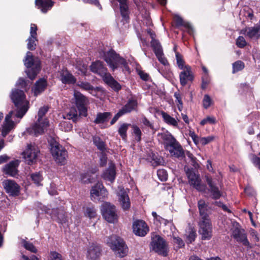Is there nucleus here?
Wrapping results in <instances>:
<instances>
[{"instance_id":"obj_1","label":"nucleus","mask_w":260,"mask_h":260,"mask_svg":"<svg viewBox=\"0 0 260 260\" xmlns=\"http://www.w3.org/2000/svg\"><path fill=\"white\" fill-rule=\"evenodd\" d=\"M10 97L17 108L16 111H12L6 116L2 127V135L5 137L13 129L16 124L25 115L28 109L29 102L26 100L24 92L22 90H12Z\"/></svg>"},{"instance_id":"obj_2","label":"nucleus","mask_w":260,"mask_h":260,"mask_svg":"<svg viewBox=\"0 0 260 260\" xmlns=\"http://www.w3.org/2000/svg\"><path fill=\"white\" fill-rule=\"evenodd\" d=\"M104 60L113 71L120 68L123 71H125L130 73V70L126 60L113 50L109 51L105 54Z\"/></svg>"},{"instance_id":"obj_3","label":"nucleus","mask_w":260,"mask_h":260,"mask_svg":"<svg viewBox=\"0 0 260 260\" xmlns=\"http://www.w3.org/2000/svg\"><path fill=\"white\" fill-rule=\"evenodd\" d=\"M48 110V108L47 106H44L39 109L38 120L27 129L29 134L37 136L45 132L49 125V121L47 119H43V117L47 113Z\"/></svg>"},{"instance_id":"obj_4","label":"nucleus","mask_w":260,"mask_h":260,"mask_svg":"<svg viewBox=\"0 0 260 260\" xmlns=\"http://www.w3.org/2000/svg\"><path fill=\"white\" fill-rule=\"evenodd\" d=\"M116 256L123 257L127 255L128 248L123 240L116 235L108 237L105 240Z\"/></svg>"},{"instance_id":"obj_5","label":"nucleus","mask_w":260,"mask_h":260,"mask_svg":"<svg viewBox=\"0 0 260 260\" xmlns=\"http://www.w3.org/2000/svg\"><path fill=\"white\" fill-rule=\"evenodd\" d=\"M24 63L28 69L25 72L31 80L35 78L40 70V61L38 58L34 57L32 53L29 51L26 53L24 60Z\"/></svg>"},{"instance_id":"obj_6","label":"nucleus","mask_w":260,"mask_h":260,"mask_svg":"<svg viewBox=\"0 0 260 260\" xmlns=\"http://www.w3.org/2000/svg\"><path fill=\"white\" fill-rule=\"evenodd\" d=\"M150 249L164 256L168 255V244L166 241L159 235H155L152 238Z\"/></svg>"},{"instance_id":"obj_7","label":"nucleus","mask_w":260,"mask_h":260,"mask_svg":"<svg viewBox=\"0 0 260 260\" xmlns=\"http://www.w3.org/2000/svg\"><path fill=\"white\" fill-rule=\"evenodd\" d=\"M186 175L190 186L200 192L206 191V185L202 182L199 174H196L192 170H188Z\"/></svg>"},{"instance_id":"obj_8","label":"nucleus","mask_w":260,"mask_h":260,"mask_svg":"<svg viewBox=\"0 0 260 260\" xmlns=\"http://www.w3.org/2000/svg\"><path fill=\"white\" fill-rule=\"evenodd\" d=\"M103 216L108 222L114 223L117 219L115 206L108 202L103 203L101 206Z\"/></svg>"},{"instance_id":"obj_9","label":"nucleus","mask_w":260,"mask_h":260,"mask_svg":"<svg viewBox=\"0 0 260 260\" xmlns=\"http://www.w3.org/2000/svg\"><path fill=\"white\" fill-rule=\"evenodd\" d=\"M199 232L203 240H209L212 237V228L210 218L200 219Z\"/></svg>"},{"instance_id":"obj_10","label":"nucleus","mask_w":260,"mask_h":260,"mask_svg":"<svg viewBox=\"0 0 260 260\" xmlns=\"http://www.w3.org/2000/svg\"><path fill=\"white\" fill-rule=\"evenodd\" d=\"M108 196V191L103 184L98 182L93 186L90 190L91 200L93 201H101L106 199Z\"/></svg>"},{"instance_id":"obj_11","label":"nucleus","mask_w":260,"mask_h":260,"mask_svg":"<svg viewBox=\"0 0 260 260\" xmlns=\"http://www.w3.org/2000/svg\"><path fill=\"white\" fill-rule=\"evenodd\" d=\"M51 152L55 161L61 165L65 163L67 157V151L60 145H52Z\"/></svg>"},{"instance_id":"obj_12","label":"nucleus","mask_w":260,"mask_h":260,"mask_svg":"<svg viewBox=\"0 0 260 260\" xmlns=\"http://www.w3.org/2000/svg\"><path fill=\"white\" fill-rule=\"evenodd\" d=\"M39 152V148L37 146L31 144L28 145L27 148L22 153L25 162L28 165H31L35 162Z\"/></svg>"},{"instance_id":"obj_13","label":"nucleus","mask_w":260,"mask_h":260,"mask_svg":"<svg viewBox=\"0 0 260 260\" xmlns=\"http://www.w3.org/2000/svg\"><path fill=\"white\" fill-rule=\"evenodd\" d=\"M74 98L75 99L77 107L79 112V115L86 116V105L88 103L87 99L83 94L78 91L74 92Z\"/></svg>"},{"instance_id":"obj_14","label":"nucleus","mask_w":260,"mask_h":260,"mask_svg":"<svg viewBox=\"0 0 260 260\" xmlns=\"http://www.w3.org/2000/svg\"><path fill=\"white\" fill-rule=\"evenodd\" d=\"M6 192L11 196H18L20 193V187L13 180L7 179L3 182Z\"/></svg>"},{"instance_id":"obj_15","label":"nucleus","mask_w":260,"mask_h":260,"mask_svg":"<svg viewBox=\"0 0 260 260\" xmlns=\"http://www.w3.org/2000/svg\"><path fill=\"white\" fill-rule=\"evenodd\" d=\"M241 33L251 40H257L260 37V21L253 27H246Z\"/></svg>"},{"instance_id":"obj_16","label":"nucleus","mask_w":260,"mask_h":260,"mask_svg":"<svg viewBox=\"0 0 260 260\" xmlns=\"http://www.w3.org/2000/svg\"><path fill=\"white\" fill-rule=\"evenodd\" d=\"M133 229L134 234L141 237L145 236L149 231L147 224L141 220H138L134 222Z\"/></svg>"},{"instance_id":"obj_17","label":"nucleus","mask_w":260,"mask_h":260,"mask_svg":"<svg viewBox=\"0 0 260 260\" xmlns=\"http://www.w3.org/2000/svg\"><path fill=\"white\" fill-rule=\"evenodd\" d=\"M232 235L233 237L239 242H241L243 245L248 246L249 243L247 239V236L244 230H242L240 228V225L238 223H236L234 225V228L233 230Z\"/></svg>"},{"instance_id":"obj_18","label":"nucleus","mask_w":260,"mask_h":260,"mask_svg":"<svg viewBox=\"0 0 260 260\" xmlns=\"http://www.w3.org/2000/svg\"><path fill=\"white\" fill-rule=\"evenodd\" d=\"M118 200L124 210H128L131 206L127 190L121 186L118 187Z\"/></svg>"},{"instance_id":"obj_19","label":"nucleus","mask_w":260,"mask_h":260,"mask_svg":"<svg viewBox=\"0 0 260 260\" xmlns=\"http://www.w3.org/2000/svg\"><path fill=\"white\" fill-rule=\"evenodd\" d=\"M206 181L209 186V191L211 193V197L213 199H219L222 196V192L216 186V183L212 179L208 176H206Z\"/></svg>"},{"instance_id":"obj_20","label":"nucleus","mask_w":260,"mask_h":260,"mask_svg":"<svg viewBox=\"0 0 260 260\" xmlns=\"http://www.w3.org/2000/svg\"><path fill=\"white\" fill-rule=\"evenodd\" d=\"M166 149L169 151L172 156L176 158L183 157L184 155V150L177 140L169 145Z\"/></svg>"},{"instance_id":"obj_21","label":"nucleus","mask_w":260,"mask_h":260,"mask_svg":"<svg viewBox=\"0 0 260 260\" xmlns=\"http://www.w3.org/2000/svg\"><path fill=\"white\" fill-rule=\"evenodd\" d=\"M19 162V160L17 159L10 161L4 166L3 172L10 176H15L18 173L17 168Z\"/></svg>"},{"instance_id":"obj_22","label":"nucleus","mask_w":260,"mask_h":260,"mask_svg":"<svg viewBox=\"0 0 260 260\" xmlns=\"http://www.w3.org/2000/svg\"><path fill=\"white\" fill-rule=\"evenodd\" d=\"M157 138L159 141L164 144L165 148L176 140L168 131H164L162 133H158Z\"/></svg>"},{"instance_id":"obj_23","label":"nucleus","mask_w":260,"mask_h":260,"mask_svg":"<svg viewBox=\"0 0 260 260\" xmlns=\"http://www.w3.org/2000/svg\"><path fill=\"white\" fill-rule=\"evenodd\" d=\"M182 71L179 74L180 84L185 86L188 81H192L193 77L191 71L190 67H186L184 69H181Z\"/></svg>"},{"instance_id":"obj_24","label":"nucleus","mask_w":260,"mask_h":260,"mask_svg":"<svg viewBox=\"0 0 260 260\" xmlns=\"http://www.w3.org/2000/svg\"><path fill=\"white\" fill-rule=\"evenodd\" d=\"M101 247L99 245L92 243L88 248L87 256L90 260H96L101 254Z\"/></svg>"},{"instance_id":"obj_25","label":"nucleus","mask_w":260,"mask_h":260,"mask_svg":"<svg viewBox=\"0 0 260 260\" xmlns=\"http://www.w3.org/2000/svg\"><path fill=\"white\" fill-rule=\"evenodd\" d=\"M54 4V2L52 0H35L36 6L44 13L50 10Z\"/></svg>"},{"instance_id":"obj_26","label":"nucleus","mask_w":260,"mask_h":260,"mask_svg":"<svg viewBox=\"0 0 260 260\" xmlns=\"http://www.w3.org/2000/svg\"><path fill=\"white\" fill-rule=\"evenodd\" d=\"M97 171L96 168L87 171L81 174V180L84 183H92L94 181L96 175L95 174Z\"/></svg>"},{"instance_id":"obj_27","label":"nucleus","mask_w":260,"mask_h":260,"mask_svg":"<svg viewBox=\"0 0 260 260\" xmlns=\"http://www.w3.org/2000/svg\"><path fill=\"white\" fill-rule=\"evenodd\" d=\"M50 214L53 219L61 224L66 223L68 221L65 212L63 210L58 209L52 210Z\"/></svg>"},{"instance_id":"obj_28","label":"nucleus","mask_w":260,"mask_h":260,"mask_svg":"<svg viewBox=\"0 0 260 260\" xmlns=\"http://www.w3.org/2000/svg\"><path fill=\"white\" fill-rule=\"evenodd\" d=\"M113 3H119L121 15L122 17L127 20L128 19L129 10L127 0H112Z\"/></svg>"},{"instance_id":"obj_29","label":"nucleus","mask_w":260,"mask_h":260,"mask_svg":"<svg viewBox=\"0 0 260 260\" xmlns=\"http://www.w3.org/2000/svg\"><path fill=\"white\" fill-rule=\"evenodd\" d=\"M90 67L91 72L100 76L105 75V73L107 71L103 63L100 61H96L92 62Z\"/></svg>"},{"instance_id":"obj_30","label":"nucleus","mask_w":260,"mask_h":260,"mask_svg":"<svg viewBox=\"0 0 260 260\" xmlns=\"http://www.w3.org/2000/svg\"><path fill=\"white\" fill-rule=\"evenodd\" d=\"M60 80L64 84H74L76 82L75 77L67 70H63L60 72Z\"/></svg>"},{"instance_id":"obj_31","label":"nucleus","mask_w":260,"mask_h":260,"mask_svg":"<svg viewBox=\"0 0 260 260\" xmlns=\"http://www.w3.org/2000/svg\"><path fill=\"white\" fill-rule=\"evenodd\" d=\"M116 172L115 166L111 164L108 169L103 173L102 177L106 181L113 182L115 178Z\"/></svg>"},{"instance_id":"obj_32","label":"nucleus","mask_w":260,"mask_h":260,"mask_svg":"<svg viewBox=\"0 0 260 260\" xmlns=\"http://www.w3.org/2000/svg\"><path fill=\"white\" fill-rule=\"evenodd\" d=\"M47 86V82L44 79H40L35 84L32 91L35 96L43 92Z\"/></svg>"},{"instance_id":"obj_33","label":"nucleus","mask_w":260,"mask_h":260,"mask_svg":"<svg viewBox=\"0 0 260 260\" xmlns=\"http://www.w3.org/2000/svg\"><path fill=\"white\" fill-rule=\"evenodd\" d=\"M198 209L200 213V219L209 218L207 213V205L203 200H200L198 203Z\"/></svg>"},{"instance_id":"obj_34","label":"nucleus","mask_w":260,"mask_h":260,"mask_svg":"<svg viewBox=\"0 0 260 260\" xmlns=\"http://www.w3.org/2000/svg\"><path fill=\"white\" fill-rule=\"evenodd\" d=\"M137 104L138 103L136 100H130L126 104L119 110V111L122 112L121 114L122 115L129 113L136 109Z\"/></svg>"},{"instance_id":"obj_35","label":"nucleus","mask_w":260,"mask_h":260,"mask_svg":"<svg viewBox=\"0 0 260 260\" xmlns=\"http://www.w3.org/2000/svg\"><path fill=\"white\" fill-rule=\"evenodd\" d=\"M161 116L163 118L164 121L168 125H171L174 127H178V122L179 120L176 119L174 117L171 116L169 114L164 111L161 112Z\"/></svg>"},{"instance_id":"obj_36","label":"nucleus","mask_w":260,"mask_h":260,"mask_svg":"<svg viewBox=\"0 0 260 260\" xmlns=\"http://www.w3.org/2000/svg\"><path fill=\"white\" fill-rule=\"evenodd\" d=\"M111 116L109 112L99 113H98L96 117L94 120V122L96 124L103 123L107 122Z\"/></svg>"},{"instance_id":"obj_37","label":"nucleus","mask_w":260,"mask_h":260,"mask_svg":"<svg viewBox=\"0 0 260 260\" xmlns=\"http://www.w3.org/2000/svg\"><path fill=\"white\" fill-rule=\"evenodd\" d=\"M174 51H175V57L176 59V62L178 67L179 69H183L186 67H188V65H186L185 64V61L183 59L182 55L180 54L179 52L176 51V48H174Z\"/></svg>"},{"instance_id":"obj_38","label":"nucleus","mask_w":260,"mask_h":260,"mask_svg":"<svg viewBox=\"0 0 260 260\" xmlns=\"http://www.w3.org/2000/svg\"><path fill=\"white\" fill-rule=\"evenodd\" d=\"M79 115V110L77 111L75 107H73L71 108L65 118L69 120L72 119L73 121H76L78 118Z\"/></svg>"},{"instance_id":"obj_39","label":"nucleus","mask_w":260,"mask_h":260,"mask_svg":"<svg viewBox=\"0 0 260 260\" xmlns=\"http://www.w3.org/2000/svg\"><path fill=\"white\" fill-rule=\"evenodd\" d=\"M131 125L127 123H122L118 128V134L123 140H126L127 137L126 132L129 126Z\"/></svg>"},{"instance_id":"obj_40","label":"nucleus","mask_w":260,"mask_h":260,"mask_svg":"<svg viewBox=\"0 0 260 260\" xmlns=\"http://www.w3.org/2000/svg\"><path fill=\"white\" fill-rule=\"evenodd\" d=\"M22 244L23 246L27 250L31 252L36 253L38 251L37 248L35 246L33 243L25 240H22Z\"/></svg>"},{"instance_id":"obj_41","label":"nucleus","mask_w":260,"mask_h":260,"mask_svg":"<svg viewBox=\"0 0 260 260\" xmlns=\"http://www.w3.org/2000/svg\"><path fill=\"white\" fill-rule=\"evenodd\" d=\"M151 46L155 54H159V53L162 52V47L158 40L156 39L154 40H151Z\"/></svg>"},{"instance_id":"obj_42","label":"nucleus","mask_w":260,"mask_h":260,"mask_svg":"<svg viewBox=\"0 0 260 260\" xmlns=\"http://www.w3.org/2000/svg\"><path fill=\"white\" fill-rule=\"evenodd\" d=\"M174 21L177 26H184L189 30H192L191 25L188 23H184L183 19L178 15H175L174 17Z\"/></svg>"},{"instance_id":"obj_43","label":"nucleus","mask_w":260,"mask_h":260,"mask_svg":"<svg viewBox=\"0 0 260 260\" xmlns=\"http://www.w3.org/2000/svg\"><path fill=\"white\" fill-rule=\"evenodd\" d=\"M93 142L99 150L103 151L105 149V144L104 142L99 137H93Z\"/></svg>"},{"instance_id":"obj_44","label":"nucleus","mask_w":260,"mask_h":260,"mask_svg":"<svg viewBox=\"0 0 260 260\" xmlns=\"http://www.w3.org/2000/svg\"><path fill=\"white\" fill-rule=\"evenodd\" d=\"M31 178L32 181L37 185H41V182L43 180L42 175L40 173H32L31 175Z\"/></svg>"},{"instance_id":"obj_45","label":"nucleus","mask_w":260,"mask_h":260,"mask_svg":"<svg viewBox=\"0 0 260 260\" xmlns=\"http://www.w3.org/2000/svg\"><path fill=\"white\" fill-rule=\"evenodd\" d=\"M60 129L62 131L70 132L72 128V124L68 121H62L59 124Z\"/></svg>"},{"instance_id":"obj_46","label":"nucleus","mask_w":260,"mask_h":260,"mask_svg":"<svg viewBox=\"0 0 260 260\" xmlns=\"http://www.w3.org/2000/svg\"><path fill=\"white\" fill-rule=\"evenodd\" d=\"M27 47L30 50H34L36 47L37 37H32L30 36L27 39Z\"/></svg>"},{"instance_id":"obj_47","label":"nucleus","mask_w":260,"mask_h":260,"mask_svg":"<svg viewBox=\"0 0 260 260\" xmlns=\"http://www.w3.org/2000/svg\"><path fill=\"white\" fill-rule=\"evenodd\" d=\"M85 215L90 218H94L96 216V211L93 206L87 207L86 209Z\"/></svg>"},{"instance_id":"obj_48","label":"nucleus","mask_w":260,"mask_h":260,"mask_svg":"<svg viewBox=\"0 0 260 260\" xmlns=\"http://www.w3.org/2000/svg\"><path fill=\"white\" fill-rule=\"evenodd\" d=\"M244 67V64L241 61H237L233 64V72L236 73L241 70Z\"/></svg>"},{"instance_id":"obj_49","label":"nucleus","mask_w":260,"mask_h":260,"mask_svg":"<svg viewBox=\"0 0 260 260\" xmlns=\"http://www.w3.org/2000/svg\"><path fill=\"white\" fill-rule=\"evenodd\" d=\"M132 128L133 130V133L135 135L136 140L138 142L140 141L141 140L142 135V133L140 129L137 125H133Z\"/></svg>"},{"instance_id":"obj_50","label":"nucleus","mask_w":260,"mask_h":260,"mask_svg":"<svg viewBox=\"0 0 260 260\" xmlns=\"http://www.w3.org/2000/svg\"><path fill=\"white\" fill-rule=\"evenodd\" d=\"M157 174L159 179L162 181H166L168 179V173L167 171L164 169L157 170Z\"/></svg>"},{"instance_id":"obj_51","label":"nucleus","mask_w":260,"mask_h":260,"mask_svg":"<svg viewBox=\"0 0 260 260\" xmlns=\"http://www.w3.org/2000/svg\"><path fill=\"white\" fill-rule=\"evenodd\" d=\"M214 139V137L213 136H210L207 137H202L199 139V142L203 145H205L212 141Z\"/></svg>"},{"instance_id":"obj_52","label":"nucleus","mask_w":260,"mask_h":260,"mask_svg":"<svg viewBox=\"0 0 260 260\" xmlns=\"http://www.w3.org/2000/svg\"><path fill=\"white\" fill-rule=\"evenodd\" d=\"M173 242L174 244L178 248H180L184 246L183 241L178 237H173Z\"/></svg>"},{"instance_id":"obj_53","label":"nucleus","mask_w":260,"mask_h":260,"mask_svg":"<svg viewBox=\"0 0 260 260\" xmlns=\"http://www.w3.org/2000/svg\"><path fill=\"white\" fill-rule=\"evenodd\" d=\"M187 240L189 243L193 241L196 237V232L192 229H189L188 234L186 235Z\"/></svg>"},{"instance_id":"obj_54","label":"nucleus","mask_w":260,"mask_h":260,"mask_svg":"<svg viewBox=\"0 0 260 260\" xmlns=\"http://www.w3.org/2000/svg\"><path fill=\"white\" fill-rule=\"evenodd\" d=\"M216 122L215 118L213 116H208L206 118L203 119L201 122L200 124L202 125H204L207 123L213 124Z\"/></svg>"},{"instance_id":"obj_55","label":"nucleus","mask_w":260,"mask_h":260,"mask_svg":"<svg viewBox=\"0 0 260 260\" xmlns=\"http://www.w3.org/2000/svg\"><path fill=\"white\" fill-rule=\"evenodd\" d=\"M212 104V100L210 97L207 95H205L203 101V105L205 108L207 109Z\"/></svg>"},{"instance_id":"obj_56","label":"nucleus","mask_w":260,"mask_h":260,"mask_svg":"<svg viewBox=\"0 0 260 260\" xmlns=\"http://www.w3.org/2000/svg\"><path fill=\"white\" fill-rule=\"evenodd\" d=\"M101 76L103 77L104 81L108 85L114 80L112 76L109 73H107V72H106L105 75H101Z\"/></svg>"},{"instance_id":"obj_57","label":"nucleus","mask_w":260,"mask_h":260,"mask_svg":"<svg viewBox=\"0 0 260 260\" xmlns=\"http://www.w3.org/2000/svg\"><path fill=\"white\" fill-rule=\"evenodd\" d=\"M236 45L239 48H243L246 45V42L244 38L239 36L236 40Z\"/></svg>"},{"instance_id":"obj_58","label":"nucleus","mask_w":260,"mask_h":260,"mask_svg":"<svg viewBox=\"0 0 260 260\" xmlns=\"http://www.w3.org/2000/svg\"><path fill=\"white\" fill-rule=\"evenodd\" d=\"M155 55L156 56L157 58H158V60L164 66L168 65V62L167 59L165 58V57L164 55L163 51L159 53L158 54H156Z\"/></svg>"},{"instance_id":"obj_59","label":"nucleus","mask_w":260,"mask_h":260,"mask_svg":"<svg viewBox=\"0 0 260 260\" xmlns=\"http://www.w3.org/2000/svg\"><path fill=\"white\" fill-rule=\"evenodd\" d=\"M78 86L84 90L89 91L93 89V86L88 82H81L78 84Z\"/></svg>"},{"instance_id":"obj_60","label":"nucleus","mask_w":260,"mask_h":260,"mask_svg":"<svg viewBox=\"0 0 260 260\" xmlns=\"http://www.w3.org/2000/svg\"><path fill=\"white\" fill-rule=\"evenodd\" d=\"M251 160L254 165L260 170V158L255 155H251Z\"/></svg>"},{"instance_id":"obj_61","label":"nucleus","mask_w":260,"mask_h":260,"mask_svg":"<svg viewBox=\"0 0 260 260\" xmlns=\"http://www.w3.org/2000/svg\"><path fill=\"white\" fill-rule=\"evenodd\" d=\"M50 259L61 260V255L55 251H51L50 252Z\"/></svg>"},{"instance_id":"obj_62","label":"nucleus","mask_w":260,"mask_h":260,"mask_svg":"<svg viewBox=\"0 0 260 260\" xmlns=\"http://www.w3.org/2000/svg\"><path fill=\"white\" fill-rule=\"evenodd\" d=\"M37 26L35 24H31L30 26V36L32 37H37Z\"/></svg>"},{"instance_id":"obj_63","label":"nucleus","mask_w":260,"mask_h":260,"mask_svg":"<svg viewBox=\"0 0 260 260\" xmlns=\"http://www.w3.org/2000/svg\"><path fill=\"white\" fill-rule=\"evenodd\" d=\"M152 215L153 217L154 218V219H155L156 220H158L160 223H164L165 224H166L167 221V220L157 215L156 212H153L152 213Z\"/></svg>"},{"instance_id":"obj_64","label":"nucleus","mask_w":260,"mask_h":260,"mask_svg":"<svg viewBox=\"0 0 260 260\" xmlns=\"http://www.w3.org/2000/svg\"><path fill=\"white\" fill-rule=\"evenodd\" d=\"M109 85L115 90H118L121 88L120 85L115 80L113 82H112Z\"/></svg>"}]
</instances>
